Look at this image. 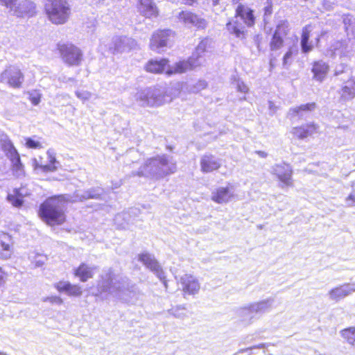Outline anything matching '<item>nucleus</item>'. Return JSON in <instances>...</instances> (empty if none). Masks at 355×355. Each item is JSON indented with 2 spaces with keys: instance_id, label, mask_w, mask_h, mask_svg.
<instances>
[{
  "instance_id": "nucleus-37",
  "label": "nucleus",
  "mask_w": 355,
  "mask_h": 355,
  "mask_svg": "<svg viewBox=\"0 0 355 355\" xmlns=\"http://www.w3.org/2000/svg\"><path fill=\"white\" fill-rule=\"evenodd\" d=\"M0 143L1 148L5 152V153L15 148L11 141L6 135H3L1 136Z\"/></svg>"
},
{
  "instance_id": "nucleus-33",
  "label": "nucleus",
  "mask_w": 355,
  "mask_h": 355,
  "mask_svg": "<svg viewBox=\"0 0 355 355\" xmlns=\"http://www.w3.org/2000/svg\"><path fill=\"white\" fill-rule=\"evenodd\" d=\"M48 159L49 163L46 164L44 168V173L53 172L58 170L61 166L60 162L55 158V154L51 149L47 151Z\"/></svg>"
},
{
  "instance_id": "nucleus-38",
  "label": "nucleus",
  "mask_w": 355,
  "mask_h": 355,
  "mask_svg": "<svg viewBox=\"0 0 355 355\" xmlns=\"http://www.w3.org/2000/svg\"><path fill=\"white\" fill-rule=\"evenodd\" d=\"M13 173L17 177L24 175V166L21 162V159L17 160V162H14L12 163Z\"/></svg>"
},
{
  "instance_id": "nucleus-41",
  "label": "nucleus",
  "mask_w": 355,
  "mask_h": 355,
  "mask_svg": "<svg viewBox=\"0 0 355 355\" xmlns=\"http://www.w3.org/2000/svg\"><path fill=\"white\" fill-rule=\"evenodd\" d=\"M6 157L10 160L11 163L20 159L19 155L15 148L6 153Z\"/></svg>"
},
{
  "instance_id": "nucleus-51",
  "label": "nucleus",
  "mask_w": 355,
  "mask_h": 355,
  "mask_svg": "<svg viewBox=\"0 0 355 355\" xmlns=\"http://www.w3.org/2000/svg\"><path fill=\"white\" fill-rule=\"evenodd\" d=\"M58 80L60 81V82H62V83H69V82H71V83H76V80L74 78H69V77H67L66 76L64 75H62L60 76L59 78H58Z\"/></svg>"
},
{
  "instance_id": "nucleus-18",
  "label": "nucleus",
  "mask_w": 355,
  "mask_h": 355,
  "mask_svg": "<svg viewBox=\"0 0 355 355\" xmlns=\"http://www.w3.org/2000/svg\"><path fill=\"white\" fill-rule=\"evenodd\" d=\"M272 173L277 176L283 185L292 186V168L290 165L285 163L276 164L272 167Z\"/></svg>"
},
{
  "instance_id": "nucleus-47",
  "label": "nucleus",
  "mask_w": 355,
  "mask_h": 355,
  "mask_svg": "<svg viewBox=\"0 0 355 355\" xmlns=\"http://www.w3.org/2000/svg\"><path fill=\"white\" fill-rule=\"evenodd\" d=\"M313 47V46L312 44V42H309V40L306 41L304 43H301L302 51L304 53H307L312 51Z\"/></svg>"
},
{
  "instance_id": "nucleus-24",
  "label": "nucleus",
  "mask_w": 355,
  "mask_h": 355,
  "mask_svg": "<svg viewBox=\"0 0 355 355\" xmlns=\"http://www.w3.org/2000/svg\"><path fill=\"white\" fill-rule=\"evenodd\" d=\"M138 10L143 16L151 18L158 15V9L154 0H139Z\"/></svg>"
},
{
  "instance_id": "nucleus-58",
  "label": "nucleus",
  "mask_w": 355,
  "mask_h": 355,
  "mask_svg": "<svg viewBox=\"0 0 355 355\" xmlns=\"http://www.w3.org/2000/svg\"><path fill=\"white\" fill-rule=\"evenodd\" d=\"M341 46H342V42H336V44H335V46L334 47V50L335 51H338V47H340Z\"/></svg>"
},
{
  "instance_id": "nucleus-21",
  "label": "nucleus",
  "mask_w": 355,
  "mask_h": 355,
  "mask_svg": "<svg viewBox=\"0 0 355 355\" xmlns=\"http://www.w3.org/2000/svg\"><path fill=\"white\" fill-rule=\"evenodd\" d=\"M288 24L283 22L277 26L270 43V50L276 51L279 49L284 43V37L287 35Z\"/></svg>"
},
{
  "instance_id": "nucleus-49",
  "label": "nucleus",
  "mask_w": 355,
  "mask_h": 355,
  "mask_svg": "<svg viewBox=\"0 0 355 355\" xmlns=\"http://www.w3.org/2000/svg\"><path fill=\"white\" fill-rule=\"evenodd\" d=\"M44 301H49L52 304H62L63 301L60 297L54 296L47 297L44 300Z\"/></svg>"
},
{
  "instance_id": "nucleus-43",
  "label": "nucleus",
  "mask_w": 355,
  "mask_h": 355,
  "mask_svg": "<svg viewBox=\"0 0 355 355\" xmlns=\"http://www.w3.org/2000/svg\"><path fill=\"white\" fill-rule=\"evenodd\" d=\"M311 31V25H306L302 29V37H301V43H304L306 41L309 40L310 33Z\"/></svg>"
},
{
  "instance_id": "nucleus-3",
  "label": "nucleus",
  "mask_w": 355,
  "mask_h": 355,
  "mask_svg": "<svg viewBox=\"0 0 355 355\" xmlns=\"http://www.w3.org/2000/svg\"><path fill=\"white\" fill-rule=\"evenodd\" d=\"M70 194L54 196L46 198L40 206L39 216L49 225H61L65 220L67 204L71 202Z\"/></svg>"
},
{
  "instance_id": "nucleus-50",
  "label": "nucleus",
  "mask_w": 355,
  "mask_h": 355,
  "mask_svg": "<svg viewBox=\"0 0 355 355\" xmlns=\"http://www.w3.org/2000/svg\"><path fill=\"white\" fill-rule=\"evenodd\" d=\"M347 206H355V195L351 193L345 200Z\"/></svg>"
},
{
  "instance_id": "nucleus-44",
  "label": "nucleus",
  "mask_w": 355,
  "mask_h": 355,
  "mask_svg": "<svg viewBox=\"0 0 355 355\" xmlns=\"http://www.w3.org/2000/svg\"><path fill=\"white\" fill-rule=\"evenodd\" d=\"M26 145L29 148H41L42 144L37 141L34 140L33 138L28 137L26 139Z\"/></svg>"
},
{
  "instance_id": "nucleus-61",
  "label": "nucleus",
  "mask_w": 355,
  "mask_h": 355,
  "mask_svg": "<svg viewBox=\"0 0 355 355\" xmlns=\"http://www.w3.org/2000/svg\"><path fill=\"white\" fill-rule=\"evenodd\" d=\"M123 217V214H118L116 216V218L115 220H118L119 219Z\"/></svg>"
},
{
  "instance_id": "nucleus-4",
  "label": "nucleus",
  "mask_w": 355,
  "mask_h": 355,
  "mask_svg": "<svg viewBox=\"0 0 355 355\" xmlns=\"http://www.w3.org/2000/svg\"><path fill=\"white\" fill-rule=\"evenodd\" d=\"M239 17L248 26L254 24V17L252 10L244 5L239 4L236 9L235 17L226 24V28L230 34L235 35L239 39L243 40L245 38V29L242 23L239 21Z\"/></svg>"
},
{
  "instance_id": "nucleus-16",
  "label": "nucleus",
  "mask_w": 355,
  "mask_h": 355,
  "mask_svg": "<svg viewBox=\"0 0 355 355\" xmlns=\"http://www.w3.org/2000/svg\"><path fill=\"white\" fill-rule=\"evenodd\" d=\"M200 165L201 171L208 173L220 168L222 162L219 157L211 153H205L200 158Z\"/></svg>"
},
{
  "instance_id": "nucleus-56",
  "label": "nucleus",
  "mask_w": 355,
  "mask_h": 355,
  "mask_svg": "<svg viewBox=\"0 0 355 355\" xmlns=\"http://www.w3.org/2000/svg\"><path fill=\"white\" fill-rule=\"evenodd\" d=\"M5 275L4 271L0 267V285L4 282Z\"/></svg>"
},
{
  "instance_id": "nucleus-28",
  "label": "nucleus",
  "mask_w": 355,
  "mask_h": 355,
  "mask_svg": "<svg viewBox=\"0 0 355 355\" xmlns=\"http://www.w3.org/2000/svg\"><path fill=\"white\" fill-rule=\"evenodd\" d=\"M60 292H65L69 295L80 296L82 294V289L77 285H73L68 282H59L55 285Z\"/></svg>"
},
{
  "instance_id": "nucleus-36",
  "label": "nucleus",
  "mask_w": 355,
  "mask_h": 355,
  "mask_svg": "<svg viewBox=\"0 0 355 355\" xmlns=\"http://www.w3.org/2000/svg\"><path fill=\"white\" fill-rule=\"evenodd\" d=\"M341 336L347 340V341L351 344L354 345L355 343V327H349L345 329L340 332Z\"/></svg>"
},
{
  "instance_id": "nucleus-42",
  "label": "nucleus",
  "mask_w": 355,
  "mask_h": 355,
  "mask_svg": "<svg viewBox=\"0 0 355 355\" xmlns=\"http://www.w3.org/2000/svg\"><path fill=\"white\" fill-rule=\"evenodd\" d=\"M233 83L236 85V89L239 92L245 94L249 90L248 86L239 79L234 80V83Z\"/></svg>"
},
{
  "instance_id": "nucleus-35",
  "label": "nucleus",
  "mask_w": 355,
  "mask_h": 355,
  "mask_svg": "<svg viewBox=\"0 0 355 355\" xmlns=\"http://www.w3.org/2000/svg\"><path fill=\"white\" fill-rule=\"evenodd\" d=\"M21 191L22 190H14L13 193L8 194L7 196V200L8 202L16 207H19L23 204Z\"/></svg>"
},
{
  "instance_id": "nucleus-54",
  "label": "nucleus",
  "mask_w": 355,
  "mask_h": 355,
  "mask_svg": "<svg viewBox=\"0 0 355 355\" xmlns=\"http://www.w3.org/2000/svg\"><path fill=\"white\" fill-rule=\"evenodd\" d=\"M292 55V52L291 51H287L284 56V64H285L287 62V60L289 59Z\"/></svg>"
},
{
  "instance_id": "nucleus-40",
  "label": "nucleus",
  "mask_w": 355,
  "mask_h": 355,
  "mask_svg": "<svg viewBox=\"0 0 355 355\" xmlns=\"http://www.w3.org/2000/svg\"><path fill=\"white\" fill-rule=\"evenodd\" d=\"M349 75L348 73V68L347 65L340 64L337 66L335 69L334 76L338 77L339 76L345 75L343 78H345L347 75Z\"/></svg>"
},
{
  "instance_id": "nucleus-46",
  "label": "nucleus",
  "mask_w": 355,
  "mask_h": 355,
  "mask_svg": "<svg viewBox=\"0 0 355 355\" xmlns=\"http://www.w3.org/2000/svg\"><path fill=\"white\" fill-rule=\"evenodd\" d=\"M17 1V0H0L1 4L8 8L9 12L11 13Z\"/></svg>"
},
{
  "instance_id": "nucleus-31",
  "label": "nucleus",
  "mask_w": 355,
  "mask_h": 355,
  "mask_svg": "<svg viewBox=\"0 0 355 355\" xmlns=\"http://www.w3.org/2000/svg\"><path fill=\"white\" fill-rule=\"evenodd\" d=\"M211 39L208 37L204 38L198 44V45L196 48L195 52L191 55L195 56L196 58H200L202 59L201 65H202L205 62L203 54L207 51V49L211 46Z\"/></svg>"
},
{
  "instance_id": "nucleus-11",
  "label": "nucleus",
  "mask_w": 355,
  "mask_h": 355,
  "mask_svg": "<svg viewBox=\"0 0 355 355\" xmlns=\"http://www.w3.org/2000/svg\"><path fill=\"white\" fill-rule=\"evenodd\" d=\"M139 261L152 271L164 283L165 288H167L165 272L154 255L142 253L139 255Z\"/></svg>"
},
{
  "instance_id": "nucleus-34",
  "label": "nucleus",
  "mask_w": 355,
  "mask_h": 355,
  "mask_svg": "<svg viewBox=\"0 0 355 355\" xmlns=\"http://www.w3.org/2000/svg\"><path fill=\"white\" fill-rule=\"evenodd\" d=\"M167 312L174 318L184 320L189 317V312L185 305H176L172 306Z\"/></svg>"
},
{
  "instance_id": "nucleus-22",
  "label": "nucleus",
  "mask_w": 355,
  "mask_h": 355,
  "mask_svg": "<svg viewBox=\"0 0 355 355\" xmlns=\"http://www.w3.org/2000/svg\"><path fill=\"white\" fill-rule=\"evenodd\" d=\"M103 191V189L101 188H92L83 192L76 191L73 195H71V202H83L88 199H100Z\"/></svg>"
},
{
  "instance_id": "nucleus-25",
  "label": "nucleus",
  "mask_w": 355,
  "mask_h": 355,
  "mask_svg": "<svg viewBox=\"0 0 355 355\" xmlns=\"http://www.w3.org/2000/svg\"><path fill=\"white\" fill-rule=\"evenodd\" d=\"M316 107V105L315 103H307L304 105H301L297 107H291L289 109L288 112V116L292 119L295 117H298L299 119H303L306 117L308 114L314 110Z\"/></svg>"
},
{
  "instance_id": "nucleus-64",
  "label": "nucleus",
  "mask_w": 355,
  "mask_h": 355,
  "mask_svg": "<svg viewBox=\"0 0 355 355\" xmlns=\"http://www.w3.org/2000/svg\"><path fill=\"white\" fill-rule=\"evenodd\" d=\"M0 355H6V354H3V352H0Z\"/></svg>"
},
{
  "instance_id": "nucleus-32",
  "label": "nucleus",
  "mask_w": 355,
  "mask_h": 355,
  "mask_svg": "<svg viewBox=\"0 0 355 355\" xmlns=\"http://www.w3.org/2000/svg\"><path fill=\"white\" fill-rule=\"evenodd\" d=\"M94 268V267L89 266L85 263H82L75 270V275L78 277L82 282H86L88 279L93 277V270Z\"/></svg>"
},
{
  "instance_id": "nucleus-62",
  "label": "nucleus",
  "mask_w": 355,
  "mask_h": 355,
  "mask_svg": "<svg viewBox=\"0 0 355 355\" xmlns=\"http://www.w3.org/2000/svg\"><path fill=\"white\" fill-rule=\"evenodd\" d=\"M212 3L214 6H217L219 3V0H212Z\"/></svg>"
},
{
  "instance_id": "nucleus-5",
  "label": "nucleus",
  "mask_w": 355,
  "mask_h": 355,
  "mask_svg": "<svg viewBox=\"0 0 355 355\" xmlns=\"http://www.w3.org/2000/svg\"><path fill=\"white\" fill-rule=\"evenodd\" d=\"M44 10L54 24H63L68 20L71 8L67 0H45Z\"/></svg>"
},
{
  "instance_id": "nucleus-48",
  "label": "nucleus",
  "mask_w": 355,
  "mask_h": 355,
  "mask_svg": "<svg viewBox=\"0 0 355 355\" xmlns=\"http://www.w3.org/2000/svg\"><path fill=\"white\" fill-rule=\"evenodd\" d=\"M32 166L35 171H40L44 173V168L43 167H44L45 165L39 164L35 158L32 159Z\"/></svg>"
},
{
  "instance_id": "nucleus-55",
  "label": "nucleus",
  "mask_w": 355,
  "mask_h": 355,
  "mask_svg": "<svg viewBox=\"0 0 355 355\" xmlns=\"http://www.w3.org/2000/svg\"><path fill=\"white\" fill-rule=\"evenodd\" d=\"M264 11H265V15H270L272 14V6H266L265 8H264Z\"/></svg>"
},
{
  "instance_id": "nucleus-29",
  "label": "nucleus",
  "mask_w": 355,
  "mask_h": 355,
  "mask_svg": "<svg viewBox=\"0 0 355 355\" xmlns=\"http://www.w3.org/2000/svg\"><path fill=\"white\" fill-rule=\"evenodd\" d=\"M316 130V126L314 124H307L301 127H295L293 129L292 133L299 139H304L311 135Z\"/></svg>"
},
{
  "instance_id": "nucleus-14",
  "label": "nucleus",
  "mask_w": 355,
  "mask_h": 355,
  "mask_svg": "<svg viewBox=\"0 0 355 355\" xmlns=\"http://www.w3.org/2000/svg\"><path fill=\"white\" fill-rule=\"evenodd\" d=\"M202 59L196 58L195 56H191L187 60H182L176 62L167 70L168 74L182 73L189 70H192L201 66Z\"/></svg>"
},
{
  "instance_id": "nucleus-53",
  "label": "nucleus",
  "mask_w": 355,
  "mask_h": 355,
  "mask_svg": "<svg viewBox=\"0 0 355 355\" xmlns=\"http://www.w3.org/2000/svg\"><path fill=\"white\" fill-rule=\"evenodd\" d=\"M31 101L33 105H36L40 102V98L38 96H33L31 98Z\"/></svg>"
},
{
  "instance_id": "nucleus-19",
  "label": "nucleus",
  "mask_w": 355,
  "mask_h": 355,
  "mask_svg": "<svg viewBox=\"0 0 355 355\" xmlns=\"http://www.w3.org/2000/svg\"><path fill=\"white\" fill-rule=\"evenodd\" d=\"M340 80H343L345 83V85L339 91L340 100L342 101L352 100L355 98V74L351 78L348 74L345 78H341Z\"/></svg>"
},
{
  "instance_id": "nucleus-59",
  "label": "nucleus",
  "mask_w": 355,
  "mask_h": 355,
  "mask_svg": "<svg viewBox=\"0 0 355 355\" xmlns=\"http://www.w3.org/2000/svg\"><path fill=\"white\" fill-rule=\"evenodd\" d=\"M185 1H186V3H187L189 5H192L197 0H185Z\"/></svg>"
},
{
  "instance_id": "nucleus-13",
  "label": "nucleus",
  "mask_w": 355,
  "mask_h": 355,
  "mask_svg": "<svg viewBox=\"0 0 355 355\" xmlns=\"http://www.w3.org/2000/svg\"><path fill=\"white\" fill-rule=\"evenodd\" d=\"M180 284L184 297L187 295L193 296L197 295L200 289L198 279L190 274L182 275L180 279Z\"/></svg>"
},
{
  "instance_id": "nucleus-8",
  "label": "nucleus",
  "mask_w": 355,
  "mask_h": 355,
  "mask_svg": "<svg viewBox=\"0 0 355 355\" xmlns=\"http://www.w3.org/2000/svg\"><path fill=\"white\" fill-rule=\"evenodd\" d=\"M273 298H268L266 300L253 303L248 306L241 308L239 311L240 315L243 318V320L250 322L257 315H261L268 311L272 304Z\"/></svg>"
},
{
  "instance_id": "nucleus-17",
  "label": "nucleus",
  "mask_w": 355,
  "mask_h": 355,
  "mask_svg": "<svg viewBox=\"0 0 355 355\" xmlns=\"http://www.w3.org/2000/svg\"><path fill=\"white\" fill-rule=\"evenodd\" d=\"M354 292H355V282L353 284L345 283L331 289L328 295L331 300L338 302Z\"/></svg>"
},
{
  "instance_id": "nucleus-15",
  "label": "nucleus",
  "mask_w": 355,
  "mask_h": 355,
  "mask_svg": "<svg viewBox=\"0 0 355 355\" xmlns=\"http://www.w3.org/2000/svg\"><path fill=\"white\" fill-rule=\"evenodd\" d=\"M36 13L35 3L31 0L16 2L12 15L17 17H33Z\"/></svg>"
},
{
  "instance_id": "nucleus-12",
  "label": "nucleus",
  "mask_w": 355,
  "mask_h": 355,
  "mask_svg": "<svg viewBox=\"0 0 355 355\" xmlns=\"http://www.w3.org/2000/svg\"><path fill=\"white\" fill-rule=\"evenodd\" d=\"M137 42L135 40L128 37L115 36L112 38L109 49L112 53H121L129 51L135 48Z\"/></svg>"
},
{
  "instance_id": "nucleus-57",
  "label": "nucleus",
  "mask_w": 355,
  "mask_h": 355,
  "mask_svg": "<svg viewBox=\"0 0 355 355\" xmlns=\"http://www.w3.org/2000/svg\"><path fill=\"white\" fill-rule=\"evenodd\" d=\"M256 153L262 158H266L268 156V153L262 150H257Z\"/></svg>"
},
{
  "instance_id": "nucleus-10",
  "label": "nucleus",
  "mask_w": 355,
  "mask_h": 355,
  "mask_svg": "<svg viewBox=\"0 0 355 355\" xmlns=\"http://www.w3.org/2000/svg\"><path fill=\"white\" fill-rule=\"evenodd\" d=\"M174 38V33L170 29L158 30L150 39V47L153 51L160 52Z\"/></svg>"
},
{
  "instance_id": "nucleus-1",
  "label": "nucleus",
  "mask_w": 355,
  "mask_h": 355,
  "mask_svg": "<svg viewBox=\"0 0 355 355\" xmlns=\"http://www.w3.org/2000/svg\"><path fill=\"white\" fill-rule=\"evenodd\" d=\"M97 290L98 292L94 294L96 296L107 293L125 302H133L137 295L136 286L128 277L114 274L112 268L103 271Z\"/></svg>"
},
{
  "instance_id": "nucleus-2",
  "label": "nucleus",
  "mask_w": 355,
  "mask_h": 355,
  "mask_svg": "<svg viewBox=\"0 0 355 355\" xmlns=\"http://www.w3.org/2000/svg\"><path fill=\"white\" fill-rule=\"evenodd\" d=\"M176 171V160L172 156L164 154L147 159L139 171L132 172V175L160 180Z\"/></svg>"
},
{
  "instance_id": "nucleus-23",
  "label": "nucleus",
  "mask_w": 355,
  "mask_h": 355,
  "mask_svg": "<svg viewBox=\"0 0 355 355\" xmlns=\"http://www.w3.org/2000/svg\"><path fill=\"white\" fill-rule=\"evenodd\" d=\"M12 252V237L7 233L0 232V259H9Z\"/></svg>"
},
{
  "instance_id": "nucleus-52",
  "label": "nucleus",
  "mask_w": 355,
  "mask_h": 355,
  "mask_svg": "<svg viewBox=\"0 0 355 355\" xmlns=\"http://www.w3.org/2000/svg\"><path fill=\"white\" fill-rule=\"evenodd\" d=\"M265 346H266V344L261 343V344H259L258 345H254V346L251 347L250 348H247L246 349H245V351L251 350L252 349H262V348H264Z\"/></svg>"
},
{
  "instance_id": "nucleus-9",
  "label": "nucleus",
  "mask_w": 355,
  "mask_h": 355,
  "mask_svg": "<svg viewBox=\"0 0 355 355\" xmlns=\"http://www.w3.org/2000/svg\"><path fill=\"white\" fill-rule=\"evenodd\" d=\"M24 75L20 69L14 65H10L0 74V82L8 84L13 88H19L24 82Z\"/></svg>"
},
{
  "instance_id": "nucleus-26",
  "label": "nucleus",
  "mask_w": 355,
  "mask_h": 355,
  "mask_svg": "<svg viewBox=\"0 0 355 355\" xmlns=\"http://www.w3.org/2000/svg\"><path fill=\"white\" fill-rule=\"evenodd\" d=\"M329 66L322 60L315 61L313 64L311 71L313 73V79L318 82H322L327 77Z\"/></svg>"
},
{
  "instance_id": "nucleus-6",
  "label": "nucleus",
  "mask_w": 355,
  "mask_h": 355,
  "mask_svg": "<svg viewBox=\"0 0 355 355\" xmlns=\"http://www.w3.org/2000/svg\"><path fill=\"white\" fill-rule=\"evenodd\" d=\"M164 94L161 87H151L138 91L135 98L140 106H159L164 103Z\"/></svg>"
},
{
  "instance_id": "nucleus-7",
  "label": "nucleus",
  "mask_w": 355,
  "mask_h": 355,
  "mask_svg": "<svg viewBox=\"0 0 355 355\" xmlns=\"http://www.w3.org/2000/svg\"><path fill=\"white\" fill-rule=\"evenodd\" d=\"M58 50L62 61L69 66H78L83 59L81 50L71 43L58 44Z\"/></svg>"
},
{
  "instance_id": "nucleus-60",
  "label": "nucleus",
  "mask_w": 355,
  "mask_h": 355,
  "mask_svg": "<svg viewBox=\"0 0 355 355\" xmlns=\"http://www.w3.org/2000/svg\"><path fill=\"white\" fill-rule=\"evenodd\" d=\"M18 190H22V191H21L22 192V198L27 195V193L25 192L24 189L21 188V189H19Z\"/></svg>"
},
{
  "instance_id": "nucleus-27",
  "label": "nucleus",
  "mask_w": 355,
  "mask_h": 355,
  "mask_svg": "<svg viewBox=\"0 0 355 355\" xmlns=\"http://www.w3.org/2000/svg\"><path fill=\"white\" fill-rule=\"evenodd\" d=\"M233 197L228 187H219L211 193V200L217 203H227Z\"/></svg>"
},
{
  "instance_id": "nucleus-30",
  "label": "nucleus",
  "mask_w": 355,
  "mask_h": 355,
  "mask_svg": "<svg viewBox=\"0 0 355 355\" xmlns=\"http://www.w3.org/2000/svg\"><path fill=\"white\" fill-rule=\"evenodd\" d=\"M167 63L168 60L166 59H161L159 60H150L148 62L146 69L147 71L151 73H162L164 70Z\"/></svg>"
},
{
  "instance_id": "nucleus-20",
  "label": "nucleus",
  "mask_w": 355,
  "mask_h": 355,
  "mask_svg": "<svg viewBox=\"0 0 355 355\" xmlns=\"http://www.w3.org/2000/svg\"><path fill=\"white\" fill-rule=\"evenodd\" d=\"M178 18L185 24L193 26L199 29H205L207 25V21L204 18L189 11L180 12Z\"/></svg>"
},
{
  "instance_id": "nucleus-63",
  "label": "nucleus",
  "mask_w": 355,
  "mask_h": 355,
  "mask_svg": "<svg viewBox=\"0 0 355 355\" xmlns=\"http://www.w3.org/2000/svg\"><path fill=\"white\" fill-rule=\"evenodd\" d=\"M258 39H259V36H256V38H255V42L257 43V47L259 46V42H258Z\"/></svg>"
},
{
  "instance_id": "nucleus-45",
  "label": "nucleus",
  "mask_w": 355,
  "mask_h": 355,
  "mask_svg": "<svg viewBox=\"0 0 355 355\" xmlns=\"http://www.w3.org/2000/svg\"><path fill=\"white\" fill-rule=\"evenodd\" d=\"M76 95L83 101L89 100L92 96V94L87 91H77Z\"/></svg>"
},
{
  "instance_id": "nucleus-39",
  "label": "nucleus",
  "mask_w": 355,
  "mask_h": 355,
  "mask_svg": "<svg viewBox=\"0 0 355 355\" xmlns=\"http://www.w3.org/2000/svg\"><path fill=\"white\" fill-rule=\"evenodd\" d=\"M207 86V83L205 80H200L191 87L190 90L193 93H198L202 89L206 88Z\"/></svg>"
}]
</instances>
